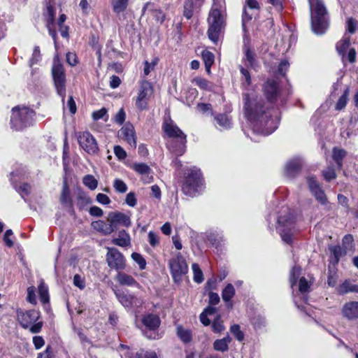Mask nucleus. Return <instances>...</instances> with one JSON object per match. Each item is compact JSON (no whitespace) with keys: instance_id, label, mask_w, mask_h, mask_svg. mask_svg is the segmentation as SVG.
<instances>
[{"instance_id":"nucleus-1","label":"nucleus","mask_w":358,"mask_h":358,"mask_svg":"<svg viewBox=\"0 0 358 358\" xmlns=\"http://www.w3.org/2000/svg\"><path fill=\"white\" fill-rule=\"evenodd\" d=\"M263 88L267 101L254 92L246 93L243 94V109L252 132L266 136L277 129L280 122L277 112L270 104L283 106L292 91L289 88H279L277 82L272 79H268Z\"/></svg>"},{"instance_id":"nucleus-2","label":"nucleus","mask_w":358,"mask_h":358,"mask_svg":"<svg viewBox=\"0 0 358 358\" xmlns=\"http://www.w3.org/2000/svg\"><path fill=\"white\" fill-rule=\"evenodd\" d=\"M162 128L171 138L167 143L169 151L174 155L182 156L186 151V135L171 120L164 122Z\"/></svg>"},{"instance_id":"nucleus-3","label":"nucleus","mask_w":358,"mask_h":358,"mask_svg":"<svg viewBox=\"0 0 358 358\" xmlns=\"http://www.w3.org/2000/svg\"><path fill=\"white\" fill-rule=\"evenodd\" d=\"M310 10V22L313 31L323 34L329 27L327 9L323 0H308Z\"/></svg>"},{"instance_id":"nucleus-4","label":"nucleus","mask_w":358,"mask_h":358,"mask_svg":"<svg viewBox=\"0 0 358 358\" xmlns=\"http://www.w3.org/2000/svg\"><path fill=\"white\" fill-rule=\"evenodd\" d=\"M56 8L51 4H48L46 11L44 13V17L46 21V27L48 29L50 35L52 36L55 44L57 43V31L60 33V35L64 38H69V27L64 24L66 20V16L64 14H61L57 22H55Z\"/></svg>"},{"instance_id":"nucleus-5","label":"nucleus","mask_w":358,"mask_h":358,"mask_svg":"<svg viewBox=\"0 0 358 358\" xmlns=\"http://www.w3.org/2000/svg\"><path fill=\"white\" fill-rule=\"evenodd\" d=\"M208 36L213 43L222 42L226 25L225 11L210 9L208 17Z\"/></svg>"},{"instance_id":"nucleus-6","label":"nucleus","mask_w":358,"mask_h":358,"mask_svg":"<svg viewBox=\"0 0 358 358\" xmlns=\"http://www.w3.org/2000/svg\"><path fill=\"white\" fill-rule=\"evenodd\" d=\"M35 112L27 107L15 106L12 109L10 125L16 131H20L33 124Z\"/></svg>"},{"instance_id":"nucleus-7","label":"nucleus","mask_w":358,"mask_h":358,"mask_svg":"<svg viewBox=\"0 0 358 358\" xmlns=\"http://www.w3.org/2000/svg\"><path fill=\"white\" fill-rule=\"evenodd\" d=\"M40 317V312L34 309L27 311L22 310L17 311V319L22 327L29 329L32 334H38L42 329L43 322L38 321Z\"/></svg>"},{"instance_id":"nucleus-8","label":"nucleus","mask_w":358,"mask_h":358,"mask_svg":"<svg viewBox=\"0 0 358 358\" xmlns=\"http://www.w3.org/2000/svg\"><path fill=\"white\" fill-rule=\"evenodd\" d=\"M277 230L282 241L291 245L295 234L299 231L295 225L294 216L290 213L287 216H279L278 217Z\"/></svg>"},{"instance_id":"nucleus-9","label":"nucleus","mask_w":358,"mask_h":358,"mask_svg":"<svg viewBox=\"0 0 358 358\" xmlns=\"http://www.w3.org/2000/svg\"><path fill=\"white\" fill-rule=\"evenodd\" d=\"M203 179L201 171L196 168L189 170L182 185V191L186 195L194 196L202 190Z\"/></svg>"},{"instance_id":"nucleus-10","label":"nucleus","mask_w":358,"mask_h":358,"mask_svg":"<svg viewBox=\"0 0 358 358\" xmlns=\"http://www.w3.org/2000/svg\"><path fill=\"white\" fill-rule=\"evenodd\" d=\"M52 75L57 93L62 98V102H64L66 78L63 65L54 61L52 67Z\"/></svg>"},{"instance_id":"nucleus-11","label":"nucleus","mask_w":358,"mask_h":358,"mask_svg":"<svg viewBox=\"0 0 358 358\" xmlns=\"http://www.w3.org/2000/svg\"><path fill=\"white\" fill-rule=\"evenodd\" d=\"M171 274L175 282H180L188 272V266L180 252H178L169 262Z\"/></svg>"},{"instance_id":"nucleus-12","label":"nucleus","mask_w":358,"mask_h":358,"mask_svg":"<svg viewBox=\"0 0 358 358\" xmlns=\"http://www.w3.org/2000/svg\"><path fill=\"white\" fill-rule=\"evenodd\" d=\"M153 94V87L150 82L143 80L140 82L136 106L141 110L147 109L148 101Z\"/></svg>"},{"instance_id":"nucleus-13","label":"nucleus","mask_w":358,"mask_h":358,"mask_svg":"<svg viewBox=\"0 0 358 358\" xmlns=\"http://www.w3.org/2000/svg\"><path fill=\"white\" fill-rule=\"evenodd\" d=\"M78 142L80 148L90 155H94L99 150V147L95 138L88 131H80L76 133Z\"/></svg>"},{"instance_id":"nucleus-14","label":"nucleus","mask_w":358,"mask_h":358,"mask_svg":"<svg viewBox=\"0 0 358 358\" xmlns=\"http://www.w3.org/2000/svg\"><path fill=\"white\" fill-rule=\"evenodd\" d=\"M107 253L106 255L108 266L111 269L116 271H122L125 268V258L122 252L115 248H107Z\"/></svg>"},{"instance_id":"nucleus-15","label":"nucleus","mask_w":358,"mask_h":358,"mask_svg":"<svg viewBox=\"0 0 358 358\" xmlns=\"http://www.w3.org/2000/svg\"><path fill=\"white\" fill-rule=\"evenodd\" d=\"M358 31V21L353 17H348L345 22V31L339 45H352L356 43L355 34Z\"/></svg>"},{"instance_id":"nucleus-16","label":"nucleus","mask_w":358,"mask_h":358,"mask_svg":"<svg viewBox=\"0 0 358 358\" xmlns=\"http://www.w3.org/2000/svg\"><path fill=\"white\" fill-rule=\"evenodd\" d=\"M143 325L149 331H145V335L150 339L156 338V330L159 328L161 321L158 315L155 314H147L142 318Z\"/></svg>"},{"instance_id":"nucleus-17","label":"nucleus","mask_w":358,"mask_h":358,"mask_svg":"<svg viewBox=\"0 0 358 358\" xmlns=\"http://www.w3.org/2000/svg\"><path fill=\"white\" fill-rule=\"evenodd\" d=\"M259 10V4L257 0H245V5L243 8L242 16V25L244 31H245V24L250 21Z\"/></svg>"},{"instance_id":"nucleus-18","label":"nucleus","mask_w":358,"mask_h":358,"mask_svg":"<svg viewBox=\"0 0 358 358\" xmlns=\"http://www.w3.org/2000/svg\"><path fill=\"white\" fill-rule=\"evenodd\" d=\"M259 49V47L258 46H248L245 48V62L248 66L255 69L258 66L257 59H263V56Z\"/></svg>"},{"instance_id":"nucleus-19","label":"nucleus","mask_w":358,"mask_h":358,"mask_svg":"<svg viewBox=\"0 0 358 358\" xmlns=\"http://www.w3.org/2000/svg\"><path fill=\"white\" fill-rule=\"evenodd\" d=\"M25 171L24 168L22 166H20V171L15 170L13 172H11V178L10 181L13 185V187L15 189V190L20 194L22 199L25 200V196H28L31 192V185L28 183H22L19 186L17 185L15 183L14 178L15 177H22L24 176Z\"/></svg>"},{"instance_id":"nucleus-20","label":"nucleus","mask_w":358,"mask_h":358,"mask_svg":"<svg viewBox=\"0 0 358 358\" xmlns=\"http://www.w3.org/2000/svg\"><path fill=\"white\" fill-rule=\"evenodd\" d=\"M303 166V160L295 157L288 161L285 167V175L288 178H295L300 172Z\"/></svg>"},{"instance_id":"nucleus-21","label":"nucleus","mask_w":358,"mask_h":358,"mask_svg":"<svg viewBox=\"0 0 358 358\" xmlns=\"http://www.w3.org/2000/svg\"><path fill=\"white\" fill-rule=\"evenodd\" d=\"M121 138L124 140L131 148L136 146V138L134 128L131 124H126L119 131Z\"/></svg>"},{"instance_id":"nucleus-22","label":"nucleus","mask_w":358,"mask_h":358,"mask_svg":"<svg viewBox=\"0 0 358 358\" xmlns=\"http://www.w3.org/2000/svg\"><path fill=\"white\" fill-rule=\"evenodd\" d=\"M215 125L220 131L228 130L232 128V119L226 113H219L214 116Z\"/></svg>"},{"instance_id":"nucleus-23","label":"nucleus","mask_w":358,"mask_h":358,"mask_svg":"<svg viewBox=\"0 0 358 358\" xmlns=\"http://www.w3.org/2000/svg\"><path fill=\"white\" fill-rule=\"evenodd\" d=\"M343 316L350 320L358 318V302L350 301L346 303L342 309Z\"/></svg>"},{"instance_id":"nucleus-24","label":"nucleus","mask_w":358,"mask_h":358,"mask_svg":"<svg viewBox=\"0 0 358 358\" xmlns=\"http://www.w3.org/2000/svg\"><path fill=\"white\" fill-rule=\"evenodd\" d=\"M329 250L330 251L329 264L335 267L338 264L341 257L345 255L347 251L340 245H331Z\"/></svg>"},{"instance_id":"nucleus-25","label":"nucleus","mask_w":358,"mask_h":358,"mask_svg":"<svg viewBox=\"0 0 358 358\" xmlns=\"http://www.w3.org/2000/svg\"><path fill=\"white\" fill-rule=\"evenodd\" d=\"M60 202L66 208H68L70 210H73V201L70 196V190L65 180L63 183L62 190L60 196Z\"/></svg>"},{"instance_id":"nucleus-26","label":"nucleus","mask_w":358,"mask_h":358,"mask_svg":"<svg viewBox=\"0 0 358 358\" xmlns=\"http://www.w3.org/2000/svg\"><path fill=\"white\" fill-rule=\"evenodd\" d=\"M133 169L138 173L143 176V180L145 182H150L152 176H150L152 173L151 169L145 163H135L133 165Z\"/></svg>"},{"instance_id":"nucleus-27","label":"nucleus","mask_w":358,"mask_h":358,"mask_svg":"<svg viewBox=\"0 0 358 358\" xmlns=\"http://www.w3.org/2000/svg\"><path fill=\"white\" fill-rule=\"evenodd\" d=\"M235 295V288L231 283H228L222 292V298L228 308H232V298Z\"/></svg>"},{"instance_id":"nucleus-28","label":"nucleus","mask_w":358,"mask_h":358,"mask_svg":"<svg viewBox=\"0 0 358 358\" xmlns=\"http://www.w3.org/2000/svg\"><path fill=\"white\" fill-rule=\"evenodd\" d=\"M349 46H336V50L344 62L345 57L350 62L353 63L356 59V51L351 48L348 50Z\"/></svg>"},{"instance_id":"nucleus-29","label":"nucleus","mask_w":358,"mask_h":358,"mask_svg":"<svg viewBox=\"0 0 358 358\" xmlns=\"http://www.w3.org/2000/svg\"><path fill=\"white\" fill-rule=\"evenodd\" d=\"M110 222L114 226V231L117 229V224H121L125 227H129L131 224L129 217L122 213H114L110 217Z\"/></svg>"},{"instance_id":"nucleus-30","label":"nucleus","mask_w":358,"mask_h":358,"mask_svg":"<svg viewBox=\"0 0 358 358\" xmlns=\"http://www.w3.org/2000/svg\"><path fill=\"white\" fill-rule=\"evenodd\" d=\"M115 293L118 301L124 307L129 308L136 303L137 299L135 296L120 291L115 292Z\"/></svg>"},{"instance_id":"nucleus-31","label":"nucleus","mask_w":358,"mask_h":358,"mask_svg":"<svg viewBox=\"0 0 358 358\" xmlns=\"http://www.w3.org/2000/svg\"><path fill=\"white\" fill-rule=\"evenodd\" d=\"M337 292L341 295L350 292L358 293V285L352 284L350 280H345L338 286Z\"/></svg>"},{"instance_id":"nucleus-32","label":"nucleus","mask_w":358,"mask_h":358,"mask_svg":"<svg viewBox=\"0 0 358 358\" xmlns=\"http://www.w3.org/2000/svg\"><path fill=\"white\" fill-rule=\"evenodd\" d=\"M115 280L122 285L139 287V284L131 275L124 273L118 272Z\"/></svg>"},{"instance_id":"nucleus-33","label":"nucleus","mask_w":358,"mask_h":358,"mask_svg":"<svg viewBox=\"0 0 358 358\" xmlns=\"http://www.w3.org/2000/svg\"><path fill=\"white\" fill-rule=\"evenodd\" d=\"M92 224L94 229L105 235L110 234L114 231V226H113L110 221L109 223H107L102 220H98L93 222Z\"/></svg>"},{"instance_id":"nucleus-34","label":"nucleus","mask_w":358,"mask_h":358,"mask_svg":"<svg viewBox=\"0 0 358 358\" xmlns=\"http://www.w3.org/2000/svg\"><path fill=\"white\" fill-rule=\"evenodd\" d=\"M112 243L120 247H127L131 244V238L125 230H121L118 232V237L113 238Z\"/></svg>"},{"instance_id":"nucleus-35","label":"nucleus","mask_w":358,"mask_h":358,"mask_svg":"<svg viewBox=\"0 0 358 358\" xmlns=\"http://www.w3.org/2000/svg\"><path fill=\"white\" fill-rule=\"evenodd\" d=\"M146 11L150 12V14L155 18V20L162 23L164 20L165 15L163 12L158 9L153 8V4L148 2L145 4L142 9L143 13H145Z\"/></svg>"},{"instance_id":"nucleus-36","label":"nucleus","mask_w":358,"mask_h":358,"mask_svg":"<svg viewBox=\"0 0 358 358\" xmlns=\"http://www.w3.org/2000/svg\"><path fill=\"white\" fill-rule=\"evenodd\" d=\"M231 341V338L227 336L222 338L217 339L213 343V349L216 351L225 352L229 350V344Z\"/></svg>"},{"instance_id":"nucleus-37","label":"nucleus","mask_w":358,"mask_h":358,"mask_svg":"<svg viewBox=\"0 0 358 358\" xmlns=\"http://www.w3.org/2000/svg\"><path fill=\"white\" fill-rule=\"evenodd\" d=\"M202 59L204 62L205 69L208 74L210 73V68L215 61V55L208 50H203L201 53Z\"/></svg>"},{"instance_id":"nucleus-38","label":"nucleus","mask_w":358,"mask_h":358,"mask_svg":"<svg viewBox=\"0 0 358 358\" xmlns=\"http://www.w3.org/2000/svg\"><path fill=\"white\" fill-rule=\"evenodd\" d=\"M176 330L177 336L184 343H189L192 341V335L189 329L178 325Z\"/></svg>"},{"instance_id":"nucleus-39","label":"nucleus","mask_w":358,"mask_h":358,"mask_svg":"<svg viewBox=\"0 0 358 358\" xmlns=\"http://www.w3.org/2000/svg\"><path fill=\"white\" fill-rule=\"evenodd\" d=\"M346 155L345 150L334 148L333 150L332 157L337 165L338 169H341L343 166V159Z\"/></svg>"},{"instance_id":"nucleus-40","label":"nucleus","mask_w":358,"mask_h":358,"mask_svg":"<svg viewBox=\"0 0 358 358\" xmlns=\"http://www.w3.org/2000/svg\"><path fill=\"white\" fill-rule=\"evenodd\" d=\"M192 83L198 86L201 90L210 91L213 88V84L206 79L201 77H195Z\"/></svg>"},{"instance_id":"nucleus-41","label":"nucleus","mask_w":358,"mask_h":358,"mask_svg":"<svg viewBox=\"0 0 358 358\" xmlns=\"http://www.w3.org/2000/svg\"><path fill=\"white\" fill-rule=\"evenodd\" d=\"M129 0H111L113 10L115 13L123 12L127 7Z\"/></svg>"},{"instance_id":"nucleus-42","label":"nucleus","mask_w":358,"mask_h":358,"mask_svg":"<svg viewBox=\"0 0 358 358\" xmlns=\"http://www.w3.org/2000/svg\"><path fill=\"white\" fill-rule=\"evenodd\" d=\"M92 203V199L85 193L80 192L77 196V206L80 210Z\"/></svg>"},{"instance_id":"nucleus-43","label":"nucleus","mask_w":358,"mask_h":358,"mask_svg":"<svg viewBox=\"0 0 358 358\" xmlns=\"http://www.w3.org/2000/svg\"><path fill=\"white\" fill-rule=\"evenodd\" d=\"M310 284L307 281L305 277H301L299 282V290L303 294V299L305 303H307V297L304 294L309 292Z\"/></svg>"},{"instance_id":"nucleus-44","label":"nucleus","mask_w":358,"mask_h":358,"mask_svg":"<svg viewBox=\"0 0 358 358\" xmlns=\"http://www.w3.org/2000/svg\"><path fill=\"white\" fill-rule=\"evenodd\" d=\"M311 193L321 205L326 206L328 203L327 196L321 187L312 191Z\"/></svg>"},{"instance_id":"nucleus-45","label":"nucleus","mask_w":358,"mask_h":358,"mask_svg":"<svg viewBox=\"0 0 358 358\" xmlns=\"http://www.w3.org/2000/svg\"><path fill=\"white\" fill-rule=\"evenodd\" d=\"M301 268L299 266L292 267L289 274V282L291 288L293 289L294 286L296 285L297 280L301 275Z\"/></svg>"},{"instance_id":"nucleus-46","label":"nucleus","mask_w":358,"mask_h":358,"mask_svg":"<svg viewBox=\"0 0 358 358\" xmlns=\"http://www.w3.org/2000/svg\"><path fill=\"white\" fill-rule=\"evenodd\" d=\"M196 9L192 0H185L184 3L183 15L187 19H190Z\"/></svg>"},{"instance_id":"nucleus-47","label":"nucleus","mask_w":358,"mask_h":358,"mask_svg":"<svg viewBox=\"0 0 358 358\" xmlns=\"http://www.w3.org/2000/svg\"><path fill=\"white\" fill-rule=\"evenodd\" d=\"M38 294L40 300L43 303H46L49 301L48 288L43 282L38 286Z\"/></svg>"},{"instance_id":"nucleus-48","label":"nucleus","mask_w":358,"mask_h":358,"mask_svg":"<svg viewBox=\"0 0 358 358\" xmlns=\"http://www.w3.org/2000/svg\"><path fill=\"white\" fill-rule=\"evenodd\" d=\"M349 92H350V90H349V88L348 87L345 90V91L343 92V94L338 100V101L336 104V106H335L336 110H341L346 106L348 101Z\"/></svg>"},{"instance_id":"nucleus-49","label":"nucleus","mask_w":358,"mask_h":358,"mask_svg":"<svg viewBox=\"0 0 358 358\" xmlns=\"http://www.w3.org/2000/svg\"><path fill=\"white\" fill-rule=\"evenodd\" d=\"M192 269L194 273L193 280L196 283H201L203 281V272L196 263L192 265Z\"/></svg>"},{"instance_id":"nucleus-50","label":"nucleus","mask_w":358,"mask_h":358,"mask_svg":"<svg viewBox=\"0 0 358 358\" xmlns=\"http://www.w3.org/2000/svg\"><path fill=\"white\" fill-rule=\"evenodd\" d=\"M83 184L90 189L94 190L97 187L98 181L92 175H86L83 179Z\"/></svg>"},{"instance_id":"nucleus-51","label":"nucleus","mask_w":358,"mask_h":358,"mask_svg":"<svg viewBox=\"0 0 358 358\" xmlns=\"http://www.w3.org/2000/svg\"><path fill=\"white\" fill-rule=\"evenodd\" d=\"M337 278L338 275L336 268H331V266H329L327 278V283L329 286L331 287H335L336 285Z\"/></svg>"},{"instance_id":"nucleus-52","label":"nucleus","mask_w":358,"mask_h":358,"mask_svg":"<svg viewBox=\"0 0 358 358\" xmlns=\"http://www.w3.org/2000/svg\"><path fill=\"white\" fill-rule=\"evenodd\" d=\"M159 62L158 57H154L150 62L148 61H145L144 64V69H143V73L145 76H148L149 73L152 71L155 66Z\"/></svg>"},{"instance_id":"nucleus-53","label":"nucleus","mask_w":358,"mask_h":358,"mask_svg":"<svg viewBox=\"0 0 358 358\" xmlns=\"http://www.w3.org/2000/svg\"><path fill=\"white\" fill-rule=\"evenodd\" d=\"M322 176L327 182L335 179L336 178V173L334 168L331 166H328L325 170L322 171Z\"/></svg>"},{"instance_id":"nucleus-54","label":"nucleus","mask_w":358,"mask_h":358,"mask_svg":"<svg viewBox=\"0 0 358 358\" xmlns=\"http://www.w3.org/2000/svg\"><path fill=\"white\" fill-rule=\"evenodd\" d=\"M132 259L138 264L139 268L143 270L146 266V261L145 258L139 253L133 252L131 254Z\"/></svg>"},{"instance_id":"nucleus-55","label":"nucleus","mask_w":358,"mask_h":358,"mask_svg":"<svg viewBox=\"0 0 358 358\" xmlns=\"http://www.w3.org/2000/svg\"><path fill=\"white\" fill-rule=\"evenodd\" d=\"M107 109L102 108L100 110L94 111L92 113V119L95 121L103 119L105 121L108 120V116L107 115Z\"/></svg>"},{"instance_id":"nucleus-56","label":"nucleus","mask_w":358,"mask_h":358,"mask_svg":"<svg viewBox=\"0 0 358 358\" xmlns=\"http://www.w3.org/2000/svg\"><path fill=\"white\" fill-rule=\"evenodd\" d=\"M230 332L235 336L238 341L244 340V334L241 330L238 324H234L230 327Z\"/></svg>"},{"instance_id":"nucleus-57","label":"nucleus","mask_w":358,"mask_h":358,"mask_svg":"<svg viewBox=\"0 0 358 358\" xmlns=\"http://www.w3.org/2000/svg\"><path fill=\"white\" fill-rule=\"evenodd\" d=\"M212 329L215 333H220L224 329V327L220 320V316H217L212 323Z\"/></svg>"},{"instance_id":"nucleus-58","label":"nucleus","mask_w":358,"mask_h":358,"mask_svg":"<svg viewBox=\"0 0 358 358\" xmlns=\"http://www.w3.org/2000/svg\"><path fill=\"white\" fill-rule=\"evenodd\" d=\"M113 186L115 190L120 193H124L127 190L126 183L120 179H115L114 180Z\"/></svg>"},{"instance_id":"nucleus-59","label":"nucleus","mask_w":358,"mask_h":358,"mask_svg":"<svg viewBox=\"0 0 358 358\" xmlns=\"http://www.w3.org/2000/svg\"><path fill=\"white\" fill-rule=\"evenodd\" d=\"M136 358H157V356L154 351L141 350L136 352Z\"/></svg>"},{"instance_id":"nucleus-60","label":"nucleus","mask_w":358,"mask_h":358,"mask_svg":"<svg viewBox=\"0 0 358 358\" xmlns=\"http://www.w3.org/2000/svg\"><path fill=\"white\" fill-rule=\"evenodd\" d=\"M73 285L80 289H83L85 287V278L79 274H76L73 276Z\"/></svg>"},{"instance_id":"nucleus-61","label":"nucleus","mask_w":358,"mask_h":358,"mask_svg":"<svg viewBox=\"0 0 358 358\" xmlns=\"http://www.w3.org/2000/svg\"><path fill=\"white\" fill-rule=\"evenodd\" d=\"M37 358H55L52 348L48 345L43 352L38 354Z\"/></svg>"},{"instance_id":"nucleus-62","label":"nucleus","mask_w":358,"mask_h":358,"mask_svg":"<svg viewBox=\"0 0 358 358\" xmlns=\"http://www.w3.org/2000/svg\"><path fill=\"white\" fill-rule=\"evenodd\" d=\"M289 67V63L288 62V61L286 59H283L279 64V66L278 68V73L280 75L285 76L287 71H288Z\"/></svg>"},{"instance_id":"nucleus-63","label":"nucleus","mask_w":358,"mask_h":358,"mask_svg":"<svg viewBox=\"0 0 358 358\" xmlns=\"http://www.w3.org/2000/svg\"><path fill=\"white\" fill-rule=\"evenodd\" d=\"M353 241L354 238L351 234H347L343 237L342 243L343 246L346 251L352 247Z\"/></svg>"},{"instance_id":"nucleus-64","label":"nucleus","mask_w":358,"mask_h":358,"mask_svg":"<svg viewBox=\"0 0 358 358\" xmlns=\"http://www.w3.org/2000/svg\"><path fill=\"white\" fill-rule=\"evenodd\" d=\"M79 7L80 8L83 15L87 16L89 15L91 6L87 0H80Z\"/></svg>"}]
</instances>
